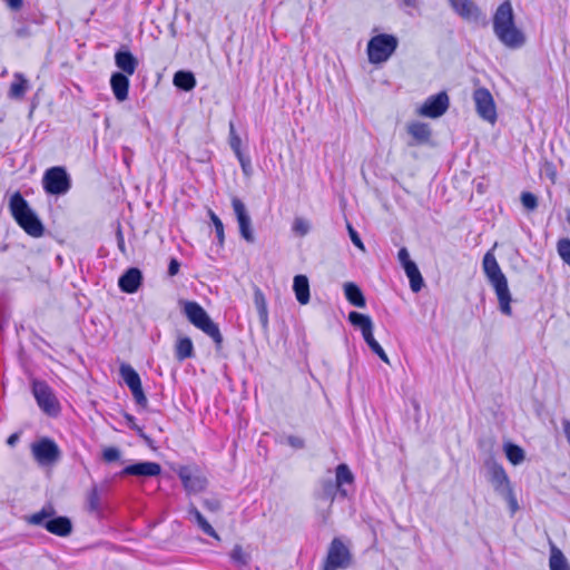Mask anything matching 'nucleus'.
<instances>
[{
  "instance_id": "obj_1",
  "label": "nucleus",
  "mask_w": 570,
  "mask_h": 570,
  "mask_svg": "<svg viewBox=\"0 0 570 570\" xmlns=\"http://www.w3.org/2000/svg\"><path fill=\"white\" fill-rule=\"evenodd\" d=\"M482 265L489 282L495 291L500 311L504 315L511 316L512 309L510 303L512 297L509 291L507 277L502 273L495 256L491 252H488L483 257Z\"/></svg>"
},
{
  "instance_id": "obj_2",
  "label": "nucleus",
  "mask_w": 570,
  "mask_h": 570,
  "mask_svg": "<svg viewBox=\"0 0 570 570\" xmlns=\"http://www.w3.org/2000/svg\"><path fill=\"white\" fill-rule=\"evenodd\" d=\"M9 209L13 219L28 235L32 237H41L43 235L45 227L41 220L20 191H16L10 197Z\"/></svg>"
},
{
  "instance_id": "obj_3",
  "label": "nucleus",
  "mask_w": 570,
  "mask_h": 570,
  "mask_svg": "<svg viewBox=\"0 0 570 570\" xmlns=\"http://www.w3.org/2000/svg\"><path fill=\"white\" fill-rule=\"evenodd\" d=\"M180 304L187 320L214 341L217 351L222 350L224 337L204 307L194 301H183Z\"/></svg>"
},
{
  "instance_id": "obj_4",
  "label": "nucleus",
  "mask_w": 570,
  "mask_h": 570,
  "mask_svg": "<svg viewBox=\"0 0 570 570\" xmlns=\"http://www.w3.org/2000/svg\"><path fill=\"white\" fill-rule=\"evenodd\" d=\"M55 514L56 510L48 505L28 517L27 521L33 525H41L58 537H68L72 532L71 520L68 517H55Z\"/></svg>"
},
{
  "instance_id": "obj_5",
  "label": "nucleus",
  "mask_w": 570,
  "mask_h": 570,
  "mask_svg": "<svg viewBox=\"0 0 570 570\" xmlns=\"http://www.w3.org/2000/svg\"><path fill=\"white\" fill-rule=\"evenodd\" d=\"M352 563L353 556L350 549L340 538H334L330 543L322 570L347 569Z\"/></svg>"
},
{
  "instance_id": "obj_6",
  "label": "nucleus",
  "mask_w": 570,
  "mask_h": 570,
  "mask_svg": "<svg viewBox=\"0 0 570 570\" xmlns=\"http://www.w3.org/2000/svg\"><path fill=\"white\" fill-rule=\"evenodd\" d=\"M42 186L49 195H65L71 188V178L65 167L55 166L45 171Z\"/></svg>"
},
{
  "instance_id": "obj_7",
  "label": "nucleus",
  "mask_w": 570,
  "mask_h": 570,
  "mask_svg": "<svg viewBox=\"0 0 570 570\" xmlns=\"http://www.w3.org/2000/svg\"><path fill=\"white\" fill-rule=\"evenodd\" d=\"M513 9L510 1L502 2L493 16L495 36H521L514 27Z\"/></svg>"
},
{
  "instance_id": "obj_8",
  "label": "nucleus",
  "mask_w": 570,
  "mask_h": 570,
  "mask_svg": "<svg viewBox=\"0 0 570 570\" xmlns=\"http://www.w3.org/2000/svg\"><path fill=\"white\" fill-rule=\"evenodd\" d=\"M32 394L38 406L49 416H57L60 405L50 386L43 381L32 382Z\"/></svg>"
},
{
  "instance_id": "obj_9",
  "label": "nucleus",
  "mask_w": 570,
  "mask_h": 570,
  "mask_svg": "<svg viewBox=\"0 0 570 570\" xmlns=\"http://www.w3.org/2000/svg\"><path fill=\"white\" fill-rule=\"evenodd\" d=\"M31 453L40 465H51L61 458V451L57 443L49 438H41L32 443Z\"/></svg>"
},
{
  "instance_id": "obj_10",
  "label": "nucleus",
  "mask_w": 570,
  "mask_h": 570,
  "mask_svg": "<svg viewBox=\"0 0 570 570\" xmlns=\"http://www.w3.org/2000/svg\"><path fill=\"white\" fill-rule=\"evenodd\" d=\"M397 47V38H371L367 43V56L371 63L386 61Z\"/></svg>"
},
{
  "instance_id": "obj_11",
  "label": "nucleus",
  "mask_w": 570,
  "mask_h": 570,
  "mask_svg": "<svg viewBox=\"0 0 570 570\" xmlns=\"http://www.w3.org/2000/svg\"><path fill=\"white\" fill-rule=\"evenodd\" d=\"M119 374L125 384L130 390L137 405L144 409L147 407L148 400L142 390L141 380L137 371L129 364H121L119 368Z\"/></svg>"
},
{
  "instance_id": "obj_12",
  "label": "nucleus",
  "mask_w": 570,
  "mask_h": 570,
  "mask_svg": "<svg viewBox=\"0 0 570 570\" xmlns=\"http://www.w3.org/2000/svg\"><path fill=\"white\" fill-rule=\"evenodd\" d=\"M473 100L478 115L493 124L497 120V110L491 92L487 88H478L473 92Z\"/></svg>"
},
{
  "instance_id": "obj_13",
  "label": "nucleus",
  "mask_w": 570,
  "mask_h": 570,
  "mask_svg": "<svg viewBox=\"0 0 570 570\" xmlns=\"http://www.w3.org/2000/svg\"><path fill=\"white\" fill-rule=\"evenodd\" d=\"M449 96L445 91H441L434 96L429 97L420 107V115L429 118L441 117L449 108Z\"/></svg>"
},
{
  "instance_id": "obj_14",
  "label": "nucleus",
  "mask_w": 570,
  "mask_h": 570,
  "mask_svg": "<svg viewBox=\"0 0 570 570\" xmlns=\"http://www.w3.org/2000/svg\"><path fill=\"white\" fill-rule=\"evenodd\" d=\"M449 3L453 11L465 21L479 22L485 18L482 10L472 0H449Z\"/></svg>"
},
{
  "instance_id": "obj_15",
  "label": "nucleus",
  "mask_w": 570,
  "mask_h": 570,
  "mask_svg": "<svg viewBox=\"0 0 570 570\" xmlns=\"http://www.w3.org/2000/svg\"><path fill=\"white\" fill-rule=\"evenodd\" d=\"M232 206L238 222L239 233L242 237L248 243H254L255 237L252 230V220L247 213L245 204L239 198L233 197Z\"/></svg>"
},
{
  "instance_id": "obj_16",
  "label": "nucleus",
  "mask_w": 570,
  "mask_h": 570,
  "mask_svg": "<svg viewBox=\"0 0 570 570\" xmlns=\"http://www.w3.org/2000/svg\"><path fill=\"white\" fill-rule=\"evenodd\" d=\"M178 476L183 483L184 489L189 494H196L205 490L207 479L200 474L194 473L188 466H180Z\"/></svg>"
},
{
  "instance_id": "obj_17",
  "label": "nucleus",
  "mask_w": 570,
  "mask_h": 570,
  "mask_svg": "<svg viewBox=\"0 0 570 570\" xmlns=\"http://www.w3.org/2000/svg\"><path fill=\"white\" fill-rule=\"evenodd\" d=\"M490 482L499 494H511L509 476L501 464L492 463L489 466Z\"/></svg>"
},
{
  "instance_id": "obj_18",
  "label": "nucleus",
  "mask_w": 570,
  "mask_h": 570,
  "mask_svg": "<svg viewBox=\"0 0 570 570\" xmlns=\"http://www.w3.org/2000/svg\"><path fill=\"white\" fill-rule=\"evenodd\" d=\"M161 473V466L157 462H138L135 464L127 465L119 473L124 475H136V476H157Z\"/></svg>"
},
{
  "instance_id": "obj_19",
  "label": "nucleus",
  "mask_w": 570,
  "mask_h": 570,
  "mask_svg": "<svg viewBox=\"0 0 570 570\" xmlns=\"http://www.w3.org/2000/svg\"><path fill=\"white\" fill-rule=\"evenodd\" d=\"M142 283V274L139 268L127 269L118 279L119 288L127 294L136 293Z\"/></svg>"
},
{
  "instance_id": "obj_20",
  "label": "nucleus",
  "mask_w": 570,
  "mask_h": 570,
  "mask_svg": "<svg viewBox=\"0 0 570 570\" xmlns=\"http://www.w3.org/2000/svg\"><path fill=\"white\" fill-rule=\"evenodd\" d=\"M115 62L116 66L125 73L131 76L135 73L138 60L134 57V55L125 47L120 48L115 53Z\"/></svg>"
},
{
  "instance_id": "obj_21",
  "label": "nucleus",
  "mask_w": 570,
  "mask_h": 570,
  "mask_svg": "<svg viewBox=\"0 0 570 570\" xmlns=\"http://www.w3.org/2000/svg\"><path fill=\"white\" fill-rule=\"evenodd\" d=\"M110 86L118 101H125L128 98L129 79L125 73H112L110 78Z\"/></svg>"
},
{
  "instance_id": "obj_22",
  "label": "nucleus",
  "mask_w": 570,
  "mask_h": 570,
  "mask_svg": "<svg viewBox=\"0 0 570 570\" xmlns=\"http://www.w3.org/2000/svg\"><path fill=\"white\" fill-rule=\"evenodd\" d=\"M28 89L29 82L26 79V77L20 72H16L13 75V81L11 82L8 91V97L10 99L21 100L24 97Z\"/></svg>"
},
{
  "instance_id": "obj_23",
  "label": "nucleus",
  "mask_w": 570,
  "mask_h": 570,
  "mask_svg": "<svg viewBox=\"0 0 570 570\" xmlns=\"http://www.w3.org/2000/svg\"><path fill=\"white\" fill-rule=\"evenodd\" d=\"M407 132L414 139V144H426L431 138V129L428 124L414 121L407 125Z\"/></svg>"
},
{
  "instance_id": "obj_24",
  "label": "nucleus",
  "mask_w": 570,
  "mask_h": 570,
  "mask_svg": "<svg viewBox=\"0 0 570 570\" xmlns=\"http://www.w3.org/2000/svg\"><path fill=\"white\" fill-rule=\"evenodd\" d=\"M293 291L299 304L306 305L309 302V283L305 275H296L294 277Z\"/></svg>"
},
{
  "instance_id": "obj_25",
  "label": "nucleus",
  "mask_w": 570,
  "mask_h": 570,
  "mask_svg": "<svg viewBox=\"0 0 570 570\" xmlns=\"http://www.w3.org/2000/svg\"><path fill=\"white\" fill-rule=\"evenodd\" d=\"M321 489L315 494L316 499L328 502L330 505L334 502L338 493V487L332 479H324L320 482Z\"/></svg>"
},
{
  "instance_id": "obj_26",
  "label": "nucleus",
  "mask_w": 570,
  "mask_h": 570,
  "mask_svg": "<svg viewBox=\"0 0 570 570\" xmlns=\"http://www.w3.org/2000/svg\"><path fill=\"white\" fill-rule=\"evenodd\" d=\"M336 475H335V483L337 484L338 487V494L342 497V498H345L347 495V492L346 490L343 488L344 484H351L353 483L354 481V475L353 473L351 472L350 468L344 464V463H341L336 466Z\"/></svg>"
},
{
  "instance_id": "obj_27",
  "label": "nucleus",
  "mask_w": 570,
  "mask_h": 570,
  "mask_svg": "<svg viewBox=\"0 0 570 570\" xmlns=\"http://www.w3.org/2000/svg\"><path fill=\"white\" fill-rule=\"evenodd\" d=\"M188 514L194 518L195 522L205 534L216 540H220L219 534L215 531V529L209 524V522L204 518V515L194 504L189 505Z\"/></svg>"
},
{
  "instance_id": "obj_28",
  "label": "nucleus",
  "mask_w": 570,
  "mask_h": 570,
  "mask_svg": "<svg viewBox=\"0 0 570 570\" xmlns=\"http://www.w3.org/2000/svg\"><path fill=\"white\" fill-rule=\"evenodd\" d=\"M344 294L346 299L355 307L363 308L366 305L365 297L361 288L354 283L344 284Z\"/></svg>"
},
{
  "instance_id": "obj_29",
  "label": "nucleus",
  "mask_w": 570,
  "mask_h": 570,
  "mask_svg": "<svg viewBox=\"0 0 570 570\" xmlns=\"http://www.w3.org/2000/svg\"><path fill=\"white\" fill-rule=\"evenodd\" d=\"M254 304L258 313L259 322L264 328L268 326V308L264 293L261 288L255 287Z\"/></svg>"
},
{
  "instance_id": "obj_30",
  "label": "nucleus",
  "mask_w": 570,
  "mask_h": 570,
  "mask_svg": "<svg viewBox=\"0 0 570 570\" xmlns=\"http://www.w3.org/2000/svg\"><path fill=\"white\" fill-rule=\"evenodd\" d=\"M194 345L189 337H180L175 345V357L177 361L183 362L187 358L194 357Z\"/></svg>"
},
{
  "instance_id": "obj_31",
  "label": "nucleus",
  "mask_w": 570,
  "mask_h": 570,
  "mask_svg": "<svg viewBox=\"0 0 570 570\" xmlns=\"http://www.w3.org/2000/svg\"><path fill=\"white\" fill-rule=\"evenodd\" d=\"M406 276L410 279V287L414 293H417L422 289L424 285L423 277L419 271V267L415 263H406L403 267Z\"/></svg>"
},
{
  "instance_id": "obj_32",
  "label": "nucleus",
  "mask_w": 570,
  "mask_h": 570,
  "mask_svg": "<svg viewBox=\"0 0 570 570\" xmlns=\"http://www.w3.org/2000/svg\"><path fill=\"white\" fill-rule=\"evenodd\" d=\"M174 85L185 91H190L196 86V79L193 72L179 70L174 75Z\"/></svg>"
},
{
  "instance_id": "obj_33",
  "label": "nucleus",
  "mask_w": 570,
  "mask_h": 570,
  "mask_svg": "<svg viewBox=\"0 0 570 570\" xmlns=\"http://www.w3.org/2000/svg\"><path fill=\"white\" fill-rule=\"evenodd\" d=\"M348 321L354 326L361 330L362 335L373 330V322L368 315L351 312Z\"/></svg>"
},
{
  "instance_id": "obj_34",
  "label": "nucleus",
  "mask_w": 570,
  "mask_h": 570,
  "mask_svg": "<svg viewBox=\"0 0 570 570\" xmlns=\"http://www.w3.org/2000/svg\"><path fill=\"white\" fill-rule=\"evenodd\" d=\"M504 453L507 455V459L513 464L519 465L521 464L525 459L524 450L513 443H505L504 444Z\"/></svg>"
},
{
  "instance_id": "obj_35",
  "label": "nucleus",
  "mask_w": 570,
  "mask_h": 570,
  "mask_svg": "<svg viewBox=\"0 0 570 570\" xmlns=\"http://www.w3.org/2000/svg\"><path fill=\"white\" fill-rule=\"evenodd\" d=\"M549 566L550 570H570L563 553L554 546L551 549Z\"/></svg>"
},
{
  "instance_id": "obj_36",
  "label": "nucleus",
  "mask_w": 570,
  "mask_h": 570,
  "mask_svg": "<svg viewBox=\"0 0 570 570\" xmlns=\"http://www.w3.org/2000/svg\"><path fill=\"white\" fill-rule=\"evenodd\" d=\"M363 338L371 348V351L376 354L384 363H389V357L379 342L374 338L373 330L363 334Z\"/></svg>"
},
{
  "instance_id": "obj_37",
  "label": "nucleus",
  "mask_w": 570,
  "mask_h": 570,
  "mask_svg": "<svg viewBox=\"0 0 570 570\" xmlns=\"http://www.w3.org/2000/svg\"><path fill=\"white\" fill-rule=\"evenodd\" d=\"M87 507L92 513L99 514L101 511L100 495L97 485H94L88 492Z\"/></svg>"
},
{
  "instance_id": "obj_38",
  "label": "nucleus",
  "mask_w": 570,
  "mask_h": 570,
  "mask_svg": "<svg viewBox=\"0 0 570 570\" xmlns=\"http://www.w3.org/2000/svg\"><path fill=\"white\" fill-rule=\"evenodd\" d=\"M230 559L237 566H247L250 561V554L245 552L240 544H235L230 551Z\"/></svg>"
},
{
  "instance_id": "obj_39",
  "label": "nucleus",
  "mask_w": 570,
  "mask_h": 570,
  "mask_svg": "<svg viewBox=\"0 0 570 570\" xmlns=\"http://www.w3.org/2000/svg\"><path fill=\"white\" fill-rule=\"evenodd\" d=\"M229 146H230L232 150L234 151L235 156H240L243 154L242 139L236 134L233 122H230V125H229Z\"/></svg>"
},
{
  "instance_id": "obj_40",
  "label": "nucleus",
  "mask_w": 570,
  "mask_h": 570,
  "mask_svg": "<svg viewBox=\"0 0 570 570\" xmlns=\"http://www.w3.org/2000/svg\"><path fill=\"white\" fill-rule=\"evenodd\" d=\"M557 252L560 258L570 266V239L561 238L557 243Z\"/></svg>"
},
{
  "instance_id": "obj_41",
  "label": "nucleus",
  "mask_w": 570,
  "mask_h": 570,
  "mask_svg": "<svg viewBox=\"0 0 570 570\" xmlns=\"http://www.w3.org/2000/svg\"><path fill=\"white\" fill-rule=\"evenodd\" d=\"M124 417L129 429L135 431L145 442L150 443V438L144 432L142 428L136 423L134 415L125 413Z\"/></svg>"
},
{
  "instance_id": "obj_42",
  "label": "nucleus",
  "mask_w": 570,
  "mask_h": 570,
  "mask_svg": "<svg viewBox=\"0 0 570 570\" xmlns=\"http://www.w3.org/2000/svg\"><path fill=\"white\" fill-rule=\"evenodd\" d=\"M522 206L528 210H534L538 207V198L530 191H523L521 194Z\"/></svg>"
},
{
  "instance_id": "obj_43",
  "label": "nucleus",
  "mask_w": 570,
  "mask_h": 570,
  "mask_svg": "<svg viewBox=\"0 0 570 570\" xmlns=\"http://www.w3.org/2000/svg\"><path fill=\"white\" fill-rule=\"evenodd\" d=\"M292 229L295 234L305 236L309 232V224L304 218L296 217L293 222Z\"/></svg>"
},
{
  "instance_id": "obj_44",
  "label": "nucleus",
  "mask_w": 570,
  "mask_h": 570,
  "mask_svg": "<svg viewBox=\"0 0 570 570\" xmlns=\"http://www.w3.org/2000/svg\"><path fill=\"white\" fill-rule=\"evenodd\" d=\"M210 219L214 224L216 237L222 245L224 243V225L220 218L213 212H210Z\"/></svg>"
},
{
  "instance_id": "obj_45",
  "label": "nucleus",
  "mask_w": 570,
  "mask_h": 570,
  "mask_svg": "<svg viewBox=\"0 0 570 570\" xmlns=\"http://www.w3.org/2000/svg\"><path fill=\"white\" fill-rule=\"evenodd\" d=\"M500 42L508 49H519L524 45L525 38H499Z\"/></svg>"
},
{
  "instance_id": "obj_46",
  "label": "nucleus",
  "mask_w": 570,
  "mask_h": 570,
  "mask_svg": "<svg viewBox=\"0 0 570 570\" xmlns=\"http://www.w3.org/2000/svg\"><path fill=\"white\" fill-rule=\"evenodd\" d=\"M102 459L106 462L117 461L120 459V451L115 446L106 448L102 452Z\"/></svg>"
},
{
  "instance_id": "obj_47",
  "label": "nucleus",
  "mask_w": 570,
  "mask_h": 570,
  "mask_svg": "<svg viewBox=\"0 0 570 570\" xmlns=\"http://www.w3.org/2000/svg\"><path fill=\"white\" fill-rule=\"evenodd\" d=\"M239 164H240V167H242V170L243 173L246 175V176H249L252 174V161H250V158L248 156H245L244 154H242L240 156H236Z\"/></svg>"
},
{
  "instance_id": "obj_48",
  "label": "nucleus",
  "mask_w": 570,
  "mask_h": 570,
  "mask_svg": "<svg viewBox=\"0 0 570 570\" xmlns=\"http://www.w3.org/2000/svg\"><path fill=\"white\" fill-rule=\"evenodd\" d=\"M347 229H348V235L351 237V240L352 243L361 248L362 250H364V244L360 237V235L357 234V232L351 226V224H347Z\"/></svg>"
},
{
  "instance_id": "obj_49",
  "label": "nucleus",
  "mask_w": 570,
  "mask_h": 570,
  "mask_svg": "<svg viewBox=\"0 0 570 570\" xmlns=\"http://www.w3.org/2000/svg\"><path fill=\"white\" fill-rule=\"evenodd\" d=\"M203 505L210 512H217L220 510V502L217 499H204Z\"/></svg>"
},
{
  "instance_id": "obj_50",
  "label": "nucleus",
  "mask_w": 570,
  "mask_h": 570,
  "mask_svg": "<svg viewBox=\"0 0 570 570\" xmlns=\"http://www.w3.org/2000/svg\"><path fill=\"white\" fill-rule=\"evenodd\" d=\"M116 238H117V246H118L119 250L122 254H126L125 237H124V234H122V230H121L120 226H118V228H117Z\"/></svg>"
},
{
  "instance_id": "obj_51",
  "label": "nucleus",
  "mask_w": 570,
  "mask_h": 570,
  "mask_svg": "<svg viewBox=\"0 0 570 570\" xmlns=\"http://www.w3.org/2000/svg\"><path fill=\"white\" fill-rule=\"evenodd\" d=\"M397 256H399V261H400L402 267H404L406 265V263H414L413 261H411L409 250L405 247H402L399 250Z\"/></svg>"
},
{
  "instance_id": "obj_52",
  "label": "nucleus",
  "mask_w": 570,
  "mask_h": 570,
  "mask_svg": "<svg viewBox=\"0 0 570 570\" xmlns=\"http://www.w3.org/2000/svg\"><path fill=\"white\" fill-rule=\"evenodd\" d=\"M287 442L291 446L295 449H302L305 445V442L302 438L291 435L287 438Z\"/></svg>"
},
{
  "instance_id": "obj_53",
  "label": "nucleus",
  "mask_w": 570,
  "mask_h": 570,
  "mask_svg": "<svg viewBox=\"0 0 570 570\" xmlns=\"http://www.w3.org/2000/svg\"><path fill=\"white\" fill-rule=\"evenodd\" d=\"M180 263L176 258H171L168 265V275L175 276L178 274Z\"/></svg>"
},
{
  "instance_id": "obj_54",
  "label": "nucleus",
  "mask_w": 570,
  "mask_h": 570,
  "mask_svg": "<svg viewBox=\"0 0 570 570\" xmlns=\"http://www.w3.org/2000/svg\"><path fill=\"white\" fill-rule=\"evenodd\" d=\"M502 497H504L509 501L512 512L517 511L518 502H517V499H515V497L513 494V490L511 489V494L510 495L509 494H502Z\"/></svg>"
},
{
  "instance_id": "obj_55",
  "label": "nucleus",
  "mask_w": 570,
  "mask_h": 570,
  "mask_svg": "<svg viewBox=\"0 0 570 570\" xmlns=\"http://www.w3.org/2000/svg\"><path fill=\"white\" fill-rule=\"evenodd\" d=\"M421 0H403L405 7L417 9Z\"/></svg>"
},
{
  "instance_id": "obj_56",
  "label": "nucleus",
  "mask_w": 570,
  "mask_h": 570,
  "mask_svg": "<svg viewBox=\"0 0 570 570\" xmlns=\"http://www.w3.org/2000/svg\"><path fill=\"white\" fill-rule=\"evenodd\" d=\"M8 4L11 9L18 10L22 6V0H8Z\"/></svg>"
},
{
  "instance_id": "obj_57",
  "label": "nucleus",
  "mask_w": 570,
  "mask_h": 570,
  "mask_svg": "<svg viewBox=\"0 0 570 570\" xmlns=\"http://www.w3.org/2000/svg\"><path fill=\"white\" fill-rule=\"evenodd\" d=\"M18 439H19L18 434H11V435L8 438V440H7V443H8L9 445H14V444L17 443Z\"/></svg>"
},
{
  "instance_id": "obj_58",
  "label": "nucleus",
  "mask_w": 570,
  "mask_h": 570,
  "mask_svg": "<svg viewBox=\"0 0 570 570\" xmlns=\"http://www.w3.org/2000/svg\"><path fill=\"white\" fill-rule=\"evenodd\" d=\"M567 223L570 225V212L567 214Z\"/></svg>"
},
{
  "instance_id": "obj_59",
  "label": "nucleus",
  "mask_w": 570,
  "mask_h": 570,
  "mask_svg": "<svg viewBox=\"0 0 570 570\" xmlns=\"http://www.w3.org/2000/svg\"><path fill=\"white\" fill-rule=\"evenodd\" d=\"M379 36L385 37V36H387V35H386V33H380Z\"/></svg>"
}]
</instances>
